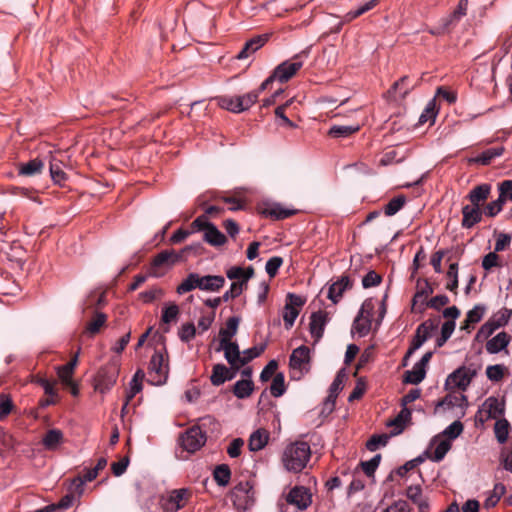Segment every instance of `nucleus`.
<instances>
[{
	"label": "nucleus",
	"mask_w": 512,
	"mask_h": 512,
	"mask_svg": "<svg viewBox=\"0 0 512 512\" xmlns=\"http://www.w3.org/2000/svg\"><path fill=\"white\" fill-rule=\"evenodd\" d=\"M311 456L308 443L298 441L288 445L282 456L284 467L289 472H301L307 465Z\"/></svg>",
	"instance_id": "1"
},
{
	"label": "nucleus",
	"mask_w": 512,
	"mask_h": 512,
	"mask_svg": "<svg viewBox=\"0 0 512 512\" xmlns=\"http://www.w3.org/2000/svg\"><path fill=\"white\" fill-rule=\"evenodd\" d=\"M258 99V92H249L242 96H223L220 97L219 105L233 113H241L249 109Z\"/></svg>",
	"instance_id": "2"
},
{
	"label": "nucleus",
	"mask_w": 512,
	"mask_h": 512,
	"mask_svg": "<svg viewBox=\"0 0 512 512\" xmlns=\"http://www.w3.org/2000/svg\"><path fill=\"white\" fill-rule=\"evenodd\" d=\"M164 355L160 351H155L149 363V382L153 385H162L168 377V364L164 363Z\"/></svg>",
	"instance_id": "3"
},
{
	"label": "nucleus",
	"mask_w": 512,
	"mask_h": 512,
	"mask_svg": "<svg viewBox=\"0 0 512 512\" xmlns=\"http://www.w3.org/2000/svg\"><path fill=\"white\" fill-rule=\"evenodd\" d=\"M181 259V254L174 250H164L157 254L150 267V275L153 277H160L163 273L159 272L161 268L170 269Z\"/></svg>",
	"instance_id": "4"
},
{
	"label": "nucleus",
	"mask_w": 512,
	"mask_h": 512,
	"mask_svg": "<svg viewBox=\"0 0 512 512\" xmlns=\"http://www.w3.org/2000/svg\"><path fill=\"white\" fill-rule=\"evenodd\" d=\"M374 306L371 300H366L361 309L358 312V315L354 319L353 322V331L359 334L360 337L366 336L371 328V317Z\"/></svg>",
	"instance_id": "5"
},
{
	"label": "nucleus",
	"mask_w": 512,
	"mask_h": 512,
	"mask_svg": "<svg viewBox=\"0 0 512 512\" xmlns=\"http://www.w3.org/2000/svg\"><path fill=\"white\" fill-rule=\"evenodd\" d=\"M206 442V434L199 426L189 428L181 436V446L189 453L199 450Z\"/></svg>",
	"instance_id": "6"
},
{
	"label": "nucleus",
	"mask_w": 512,
	"mask_h": 512,
	"mask_svg": "<svg viewBox=\"0 0 512 512\" xmlns=\"http://www.w3.org/2000/svg\"><path fill=\"white\" fill-rule=\"evenodd\" d=\"M189 495L190 491L186 488L174 489L166 496H162L160 503L165 511L176 512L184 506V502Z\"/></svg>",
	"instance_id": "7"
},
{
	"label": "nucleus",
	"mask_w": 512,
	"mask_h": 512,
	"mask_svg": "<svg viewBox=\"0 0 512 512\" xmlns=\"http://www.w3.org/2000/svg\"><path fill=\"white\" fill-rule=\"evenodd\" d=\"M286 502L303 511L306 510L312 502L311 494L307 488L295 486L286 495Z\"/></svg>",
	"instance_id": "8"
},
{
	"label": "nucleus",
	"mask_w": 512,
	"mask_h": 512,
	"mask_svg": "<svg viewBox=\"0 0 512 512\" xmlns=\"http://www.w3.org/2000/svg\"><path fill=\"white\" fill-rule=\"evenodd\" d=\"M475 375V370H469L466 369L465 367H459L448 376L446 380V385L452 388L466 390V388L470 385L471 380Z\"/></svg>",
	"instance_id": "9"
},
{
	"label": "nucleus",
	"mask_w": 512,
	"mask_h": 512,
	"mask_svg": "<svg viewBox=\"0 0 512 512\" xmlns=\"http://www.w3.org/2000/svg\"><path fill=\"white\" fill-rule=\"evenodd\" d=\"M234 503L239 507L246 508L253 502V486L249 481L239 482L232 490Z\"/></svg>",
	"instance_id": "10"
},
{
	"label": "nucleus",
	"mask_w": 512,
	"mask_h": 512,
	"mask_svg": "<svg viewBox=\"0 0 512 512\" xmlns=\"http://www.w3.org/2000/svg\"><path fill=\"white\" fill-rule=\"evenodd\" d=\"M287 299L289 302H287L284 307L283 320L285 327L289 329L294 325V322L299 314L297 307L303 306L305 300L293 293H288Z\"/></svg>",
	"instance_id": "11"
},
{
	"label": "nucleus",
	"mask_w": 512,
	"mask_h": 512,
	"mask_svg": "<svg viewBox=\"0 0 512 512\" xmlns=\"http://www.w3.org/2000/svg\"><path fill=\"white\" fill-rule=\"evenodd\" d=\"M118 371L115 368H102L95 379L94 388L102 394L108 392L116 383Z\"/></svg>",
	"instance_id": "12"
},
{
	"label": "nucleus",
	"mask_w": 512,
	"mask_h": 512,
	"mask_svg": "<svg viewBox=\"0 0 512 512\" xmlns=\"http://www.w3.org/2000/svg\"><path fill=\"white\" fill-rule=\"evenodd\" d=\"M216 351H223L225 359L231 365V369L239 370L241 352L236 342L226 341L225 339L219 340V347Z\"/></svg>",
	"instance_id": "13"
},
{
	"label": "nucleus",
	"mask_w": 512,
	"mask_h": 512,
	"mask_svg": "<svg viewBox=\"0 0 512 512\" xmlns=\"http://www.w3.org/2000/svg\"><path fill=\"white\" fill-rule=\"evenodd\" d=\"M310 362V349L307 346H299L291 353L289 365L293 370L308 372Z\"/></svg>",
	"instance_id": "14"
},
{
	"label": "nucleus",
	"mask_w": 512,
	"mask_h": 512,
	"mask_svg": "<svg viewBox=\"0 0 512 512\" xmlns=\"http://www.w3.org/2000/svg\"><path fill=\"white\" fill-rule=\"evenodd\" d=\"M328 321V314L323 311L313 312L310 317L309 329L315 342L323 336L325 325Z\"/></svg>",
	"instance_id": "15"
},
{
	"label": "nucleus",
	"mask_w": 512,
	"mask_h": 512,
	"mask_svg": "<svg viewBox=\"0 0 512 512\" xmlns=\"http://www.w3.org/2000/svg\"><path fill=\"white\" fill-rule=\"evenodd\" d=\"M268 41V35H257L247 41L242 50L233 59L244 60L260 49Z\"/></svg>",
	"instance_id": "16"
},
{
	"label": "nucleus",
	"mask_w": 512,
	"mask_h": 512,
	"mask_svg": "<svg viewBox=\"0 0 512 512\" xmlns=\"http://www.w3.org/2000/svg\"><path fill=\"white\" fill-rule=\"evenodd\" d=\"M225 278L221 275H199V289L207 292H218L225 285Z\"/></svg>",
	"instance_id": "17"
},
{
	"label": "nucleus",
	"mask_w": 512,
	"mask_h": 512,
	"mask_svg": "<svg viewBox=\"0 0 512 512\" xmlns=\"http://www.w3.org/2000/svg\"><path fill=\"white\" fill-rule=\"evenodd\" d=\"M412 412L407 407H402L399 414L392 420L387 422V426L393 427L391 436H397L401 434L405 428V425L411 421Z\"/></svg>",
	"instance_id": "18"
},
{
	"label": "nucleus",
	"mask_w": 512,
	"mask_h": 512,
	"mask_svg": "<svg viewBox=\"0 0 512 512\" xmlns=\"http://www.w3.org/2000/svg\"><path fill=\"white\" fill-rule=\"evenodd\" d=\"M468 0H459L455 10L446 18L442 19V31L448 30L451 26H455L460 19L467 13Z\"/></svg>",
	"instance_id": "19"
},
{
	"label": "nucleus",
	"mask_w": 512,
	"mask_h": 512,
	"mask_svg": "<svg viewBox=\"0 0 512 512\" xmlns=\"http://www.w3.org/2000/svg\"><path fill=\"white\" fill-rule=\"evenodd\" d=\"M463 219L461 225L463 228L470 229L482 220V212L478 206L465 205L462 208Z\"/></svg>",
	"instance_id": "20"
},
{
	"label": "nucleus",
	"mask_w": 512,
	"mask_h": 512,
	"mask_svg": "<svg viewBox=\"0 0 512 512\" xmlns=\"http://www.w3.org/2000/svg\"><path fill=\"white\" fill-rule=\"evenodd\" d=\"M433 288L431 284L427 280H423V282L418 281L417 291L413 297V308L416 305L420 304L419 312H422L426 306V299L429 295L433 293Z\"/></svg>",
	"instance_id": "21"
},
{
	"label": "nucleus",
	"mask_w": 512,
	"mask_h": 512,
	"mask_svg": "<svg viewBox=\"0 0 512 512\" xmlns=\"http://www.w3.org/2000/svg\"><path fill=\"white\" fill-rule=\"evenodd\" d=\"M351 287L349 277L342 276L338 281L331 284L328 290V298L334 303H338L342 298L344 291Z\"/></svg>",
	"instance_id": "22"
},
{
	"label": "nucleus",
	"mask_w": 512,
	"mask_h": 512,
	"mask_svg": "<svg viewBox=\"0 0 512 512\" xmlns=\"http://www.w3.org/2000/svg\"><path fill=\"white\" fill-rule=\"evenodd\" d=\"M490 191L491 185L484 183L474 187L467 195V198L471 202V205L480 207L481 203L488 198Z\"/></svg>",
	"instance_id": "23"
},
{
	"label": "nucleus",
	"mask_w": 512,
	"mask_h": 512,
	"mask_svg": "<svg viewBox=\"0 0 512 512\" xmlns=\"http://www.w3.org/2000/svg\"><path fill=\"white\" fill-rule=\"evenodd\" d=\"M510 337L506 332H500L487 341L486 350L490 354H496L504 350L509 344Z\"/></svg>",
	"instance_id": "24"
},
{
	"label": "nucleus",
	"mask_w": 512,
	"mask_h": 512,
	"mask_svg": "<svg viewBox=\"0 0 512 512\" xmlns=\"http://www.w3.org/2000/svg\"><path fill=\"white\" fill-rule=\"evenodd\" d=\"M44 163L42 160L35 158L18 166V173L21 176L32 177L42 173Z\"/></svg>",
	"instance_id": "25"
},
{
	"label": "nucleus",
	"mask_w": 512,
	"mask_h": 512,
	"mask_svg": "<svg viewBox=\"0 0 512 512\" xmlns=\"http://www.w3.org/2000/svg\"><path fill=\"white\" fill-rule=\"evenodd\" d=\"M301 66H276L273 73L269 76L270 80L285 83L290 80Z\"/></svg>",
	"instance_id": "26"
},
{
	"label": "nucleus",
	"mask_w": 512,
	"mask_h": 512,
	"mask_svg": "<svg viewBox=\"0 0 512 512\" xmlns=\"http://www.w3.org/2000/svg\"><path fill=\"white\" fill-rule=\"evenodd\" d=\"M203 238L208 244L215 247L222 246L227 241L226 236L213 223L208 225Z\"/></svg>",
	"instance_id": "27"
},
{
	"label": "nucleus",
	"mask_w": 512,
	"mask_h": 512,
	"mask_svg": "<svg viewBox=\"0 0 512 512\" xmlns=\"http://www.w3.org/2000/svg\"><path fill=\"white\" fill-rule=\"evenodd\" d=\"M49 171L51 179L55 184L62 185L67 179V175L63 171V162L56 157H51L49 162Z\"/></svg>",
	"instance_id": "28"
},
{
	"label": "nucleus",
	"mask_w": 512,
	"mask_h": 512,
	"mask_svg": "<svg viewBox=\"0 0 512 512\" xmlns=\"http://www.w3.org/2000/svg\"><path fill=\"white\" fill-rule=\"evenodd\" d=\"M415 85V83H411L409 76H403L392 85L388 93H398L399 97L404 99L414 89Z\"/></svg>",
	"instance_id": "29"
},
{
	"label": "nucleus",
	"mask_w": 512,
	"mask_h": 512,
	"mask_svg": "<svg viewBox=\"0 0 512 512\" xmlns=\"http://www.w3.org/2000/svg\"><path fill=\"white\" fill-rule=\"evenodd\" d=\"M241 318L239 316H232L227 319L225 323V327L221 328L219 331L220 340L230 341L232 337H234L238 331V327L240 324Z\"/></svg>",
	"instance_id": "30"
},
{
	"label": "nucleus",
	"mask_w": 512,
	"mask_h": 512,
	"mask_svg": "<svg viewBox=\"0 0 512 512\" xmlns=\"http://www.w3.org/2000/svg\"><path fill=\"white\" fill-rule=\"evenodd\" d=\"M503 152H504V147H502V146L489 148V149L483 151L480 155H478L474 158H471L469 161L472 163H477V164H481V165H488L494 158L501 156L503 154Z\"/></svg>",
	"instance_id": "31"
},
{
	"label": "nucleus",
	"mask_w": 512,
	"mask_h": 512,
	"mask_svg": "<svg viewBox=\"0 0 512 512\" xmlns=\"http://www.w3.org/2000/svg\"><path fill=\"white\" fill-rule=\"evenodd\" d=\"M269 439V434L264 429L254 431L249 438V449L251 451H259L263 449Z\"/></svg>",
	"instance_id": "32"
},
{
	"label": "nucleus",
	"mask_w": 512,
	"mask_h": 512,
	"mask_svg": "<svg viewBox=\"0 0 512 512\" xmlns=\"http://www.w3.org/2000/svg\"><path fill=\"white\" fill-rule=\"evenodd\" d=\"M63 442V433L59 429H50L42 439V444L48 450H55Z\"/></svg>",
	"instance_id": "33"
},
{
	"label": "nucleus",
	"mask_w": 512,
	"mask_h": 512,
	"mask_svg": "<svg viewBox=\"0 0 512 512\" xmlns=\"http://www.w3.org/2000/svg\"><path fill=\"white\" fill-rule=\"evenodd\" d=\"M254 390V383L251 379L238 380L233 387V393L238 399L248 398Z\"/></svg>",
	"instance_id": "34"
},
{
	"label": "nucleus",
	"mask_w": 512,
	"mask_h": 512,
	"mask_svg": "<svg viewBox=\"0 0 512 512\" xmlns=\"http://www.w3.org/2000/svg\"><path fill=\"white\" fill-rule=\"evenodd\" d=\"M295 212V210L286 209L282 207L280 204H272L263 210L264 215L272 217L277 220L288 218L295 214Z\"/></svg>",
	"instance_id": "35"
},
{
	"label": "nucleus",
	"mask_w": 512,
	"mask_h": 512,
	"mask_svg": "<svg viewBox=\"0 0 512 512\" xmlns=\"http://www.w3.org/2000/svg\"><path fill=\"white\" fill-rule=\"evenodd\" d=\"M426 376V369L420 367L415 363L412 370H408L404 374L403 381L405 383L417 385L424 380Z\"/></svg>",
	"instance_id": "36"
},
{
	"label": "nucleus",
	"mask_w": 512,
	"mask_h": 512,
	"mask_svg": "<svg viewBox=\"0 0 512 512\" xmlns=\"http://www.w3.org/2000/svg\"><path fill=\"white\" fill-rule=\"evenodd\" d=\"M199 274L198 273H189L187 277L181 282V284L177 287L176 291L178 294L182 295L187 292H190L196 288L199 289Z\"/></svg>",
	"instance_id": "37"
},
{
	"label": "nucleus",
	"mask_w": 512,
	"mask_h": 512,
	"mask_svg": "<svg viewBox=\"0 0 512 512\" xmlns=\"http://www.w3.org/2000/svg\"><path fill=\"white\" fill-rule=\"evenodd\" d=\"M266 346H267L266 343H263L260 346H255V347H251V348L244 350L241 353L239 368L241 366L246 365L248 362H250L254 358L260 356L266 349Z\"/></svg>",
	"instance_id": "38"
},
{
	"label": "nucleus",
	"mask_w": 512,
	"mask_h": 512,
	"mask_svg": "<svg viewBox=\"0 0 512 512\" xmlns=\"http://www.w3.org/2000/svg\"><path fill=\"white\" fill-rule=\"evenodd\" d=\"M214 480L219 486H226L228 485L231 477V471L228 465L221 464L216 466L214 473Z\"/></svg>",
	"instance_id": "39"
},
{
	"label": "nucleus",
	"mask_w": 512,
	"mask_h": 512,
	"mask_svg": "<svg viewBox=\"0 0 512 512\" xmlns=\"http://www.w3.org/2000/svg\"><path fill=\"white\" fill-rule=\"evenodd\" d=\"M406 203V197L404 195H398L392 198L385 206L384 213L386 216H393L399 212Z\"/></svg>",
	"instance_id": "40"
},
{
	"label": "nucleus",
	"mask_w": 512,
	"mask_h": 512,
	"mask_svg": "<svg viewBox=\"0 0 512 512\" xmlns=\"http://www.w3.org/2000/svg\"><path fill=\"white\" fill-rule=\"evenodd\" d=\"M359 130L358 125H334L330 128L328 134L332 137H347Z\"/></svg>",
	"instance_id": "41"
},
{
	"label": "nucleus",
	"mask_w": 512,
	"mask_h": 512,
	"mask_svg": "<svg viewBox=\"0 0 512 512\" xmlns=\"http://www.w3.org/2000/svg\"><path fill=\"white\" fill-rule=\"evenodd\" d=\"M228 373V368L224 364H215L213 366L212 375L210 376V381L214 386H220L224 382L227 381L226 374Z\"/></svg>",
	"instance_id": "42"
},
{
	"label": "nucleus",
	"mask_w": 512,
	"mask_h": 512,
	"mask_svg": "<svg viewBox=\"0 0 512 512\" xmlns=\"http://www.w3.org/2000/svg\"><path fill=\"white\" fill-rule=\"evenodd\" d=\"M509 422L506 419L497 420L494 425L495 437L499 443L503 444L507 441L509 435Z\"/></svg>",
	"instance_id": "43"
},
{
	"label": "nucleus",
	"mask_w": 512,
	"mask_h": 512,
	"mask_svg": "<svg viewBox=\"0 0 512 512\" xmlns=\"http://www.w3.org/2000/svg\"><path fill=\"white\" fill-rule=\"evenodd\" d=\"M286 391L285 377L283 373H277L270 386V392L274 397L282 396Z\"/></svg>",
	"instance_id": "44"
},
{
	"label": "nucleus",
	"mask_w": 512,
	"mask_h": 512,
	"mask_svg": "<svg viewBox=\"0 0 512 512\" xmlns=\"http://www.w3.org/2000/svg\"><path fill=\"white\" fill-rule=\"evenodd\" d=\"M346 378L345 369H340L329 388V395L337 398L338 393L343 389L344 380Z\"/></svg>",
	"instance_id": "45"
},
{
	"label": "nucleus",
	"mask_w": 512,
	"mask_h": 512,
	"mask_svg": "<svg viewBox=\"0 0 512 512\" xmlns=\"http://www.w3.org/2000/svg\"><path fill=\"white\" fill-rule=\"evenodd\" d=\"M511 315L512 310L503 308L499 310L496 314H494L492 318L489 320L493 323L494 328L498 329L500 327L505 326L509 322Z\"/></svg>",
	"instance_id": "46"
},
{
	"label": "nucleus",
	"mask_w": 512,
	"mask_h": 512,
	"mask_svg": "<svg viewBox=\"0 0 512 512\" xmlns=\"http://www.w3.org/2000/svg\"><path fill=\"white\" fill-rule=\"evenodd\" d=\"M484 406L488 408L489 417L491 418H497L504 412L503 404L495 397H489L485 401Z\"/></svg>",
	"instance_id": "47"
},
{
	"label": "nucleus",
	"mask_w": 512,
	"mask_h": 512,
	"mask_svg": "<svg viewBox=\"0 0 512 512\" xmlns=\"http://www.w3.org/2000/svg\"><path fill=\"white\" fill-rule=\"evenodd\" d=\"M451 449L450 440H441L432 455H430V459L434 462H440L443 460L447 452Z\"/></svg>",
	"instance_id": "48"
},
{
	"label": "nucleus",
	"mask_w": 512,
	"mask_h": 512,
	"mask_svg": "<svg viewBox=\"0 0 512 512\" xmlns=\"http://www.w3.org/2000/svg\"><path fill=\"white\" fill-rule=\"evenodd\" d=\"M506 491L505 485L502 483H497L494 485L492 494L485 500L486 507H494L501 497L504 495Z\"/></svg>",
	"instance_id": "49"
},
{
	"label": "nucleus",
	"mask_w": 512,
	"mask_h": 512,
	"mask_svg": "<svg viewBox=\"0 0 512 512\" xmlns=\"http://www.w3.org/2000/svg\"><path fill=\"white\" fill-rule=\"evenodd\" d=\"M436 115H437V112H436V101L435 99H432L430 100L424 111L422 112V114L420 115L419 117V120H418V123L419 124H424L428 121H432L434 122L435 118H436Z\"/></svg>",
	"instance_id": "50"
},
{
	"label": "nucleus",
	"mask_w": 512,
	"mask_h": 512,
	"mask_svg": "<svg viewBox=\"0 0 512 512\" xmlns=\"http://www.w3.org/2000/svg\"><path fill=\"white\" fill-rule=\"evenodd\" d=\"M105 302V292L93 291L87 296L85 305L87 308L101 307Z\"/></svg>",
	"instance_id": "51"
},
{
	"label": "nucleus",
	"mask_w": 512,
	"mask_h": 512,
	"mask_svg": "<svg viewBox=\"0 0 512 512\" xmlns=\"http://www.w3.org/2000/svg\"><path fill=\"white\" fill-rule=\"evenodd\" d=\"M504 370L501 364L490 365L486 368V376L490 381L499 382L504 377Z\"/></svg>",
	"instance_id": "52"
},
{
	"label": "nucleus",
	"mask_w": 512,
	"mask_h": 512,
	"mask_svg": "<svg viewBox=\"0 0 512 512\" xmlns=\"http://www.w3.org/2000/svg\"><path fill=\"white\" fill-rule=\"evenodd\" d=\"M196 334V327L193 323H185L179 329L178 335L181 341L189 342Z\"/></svg>",
	"instance_id": "53"
},
{
	"label": "nucleus",
	"mask_w": 512,
	"mask_h": 512,
	"mask_svg": "<svg viewBox=\"0 0 512 512\" xmlns=\"http://www.w3.org/2000/svg\"><path fill=\"white\" fill-rule=\"evenodd\" d=\"M179 315V307L175 303H171L166 306L162 311V321L166 324H169L172 321H175Z\"/></svg>",
	"instance_id": "54"
},
{
	"label": "nucleus",
	"mask_w": 512,
	"mask_h": 512,
	"mask_svg": "<svg viewBox=\"0 0 512 512\" xmlns=\"http://www.w3.org/2000/svg\"><path fill=\"white\" fill-rule=\"evenodd\" d=\"M389 436L386 434L373 435L366 443V448L369 451H375L379 446H385L388 442Z\"/></svg>",
	"instance_id": "55"
},
{
	"label": "nucleus",
	"mask_w": 512,
	"mask_h": 512,
	"mask_svg": "<svg viewBox=\"0 0 512 512\" xmlns=\"http://www.w3.org/2000/svg\"><path fill=\"white\" fill-rule=\"evenodd\" d=\"M447 276L451 279V282L447 284L446 288L451 292L456 293L458 288V264L452 263L449 266Z\"/></svg>",
	"instance_id": "56"
},
{
	"label": "nucleus",
	"mask_w": 512,
	"mask_h": 512,
	"mask_svg": "<svg viewBox=\"0 0 512 512\" xmlns=\"http://www.w3.org/2000/svg\"><path fill=\"white\" fill-rule=\"evenodd\" d=\"M106 319L107 317L104 313L97 312L95 318L88 323L87 330L92 334L99 332L100 328L105 324Z\"/></svg>",
	"instance_id": "57"
},
{
	"label": "nucleus",
	"mask_w": 512,
	"mask_h": 512,
	"mask_svg": "<svg viewBox=\"0 0 512 512\" xmlns=\"http://www.w3.org/2000/svg\"><path fill=\"white\" fill-rule=\"evenodd\" d=\"M13 409V402L6 394H0V420L6 418Z\"/></svg>",
	"instance_id": "58"
},
{
	"label": "nucleus",
	"mask_w": 512,
	"mask_h": 512,
	"mask_svg": "<svg viewBox=\"0 0 512 512\" xmlns=\"http://www.w3.org/2000/svg\"><path fill=\"white\" fill-rule=\"evenodd\" d=\"M283 264V259L279 256L271 257L265 265L266 273L272 278L274 277L281 265Z\"/></svg>",
	"instance_id": "59"
},
{
	"label": "nucleus",
	"mask_w": 512,
	"mask_h": 512,
	"mask_svg": "<svg viewBox=\"0 0 512 512\" xmlns=\"http://www.w3.org/2000/svg\"><path fill=\"white\" fill-rule=\"evenodd\" d=\"M380 461H381V455L377 454L373 458H371L369 461L361 462V467H362L364 473L367 476L373 475L375 470L379 466Z\"/></svg>",
	"instance_id": "60"
},
{
	"label": "nucleus",
	"mask_w": 512,
	"mask_h": 512,
	"mask_svg": "<svg viewBox=\"0 0 512 512\" xmlns=\"http://www.w3.org/2000/svg\"><path fill=\"white\" fill-rule=\"evenodd\" d=\"M505 201L499 196L495 201L488 203L484 213L489 217H495L503 208Z\"/></svg>",
	"instance_id": "61"
},
{
	"label": "nucleus",
	"mask_w": 512,
	"mask_h": 512,
	"mask_svg": "<svg viewBox=\"0 0 512 512\" xmlns=\"http://www.w3.org/2000/svg\"><path fill=\"white\" fill-rule=\"evenodd\" d=\"M463 431V424L456 420L451 423L448 427L443 431V435L447 436L449 440L457 438Z\"/></svg>",
	"instance_id": "62"
},
{
	"label": "nucleus",
	"mask_w": 512,
	"mask_h": 512,
	"mask_svg": "<svg viewBox=\"0 0 512 512\" xmlns=\"http://www.w3.org/2000/svg\"><path fill=\"white\" fill-rule=\"evenodd\" d=\"M382 277L375 271H369L362 279V285L364 288H371L381 283Z\"/></svg>",
	"instance_id": "63"
},
{
	"label": "nucleus",
	"mask_w": 512,
	"mask_h": 512,
	"mask_svg": "<svg viewBox=\"0 0 512 512\" xmlns=\"http://www.w3.org/2000/svg\"><path fill=\"white\" fill-rule=\"evenodd\" d=\"M499 196L506 202L512 200V180H504L499 185Z\"/></svg>",
	"instance_id": "64"
}]
</instances>
